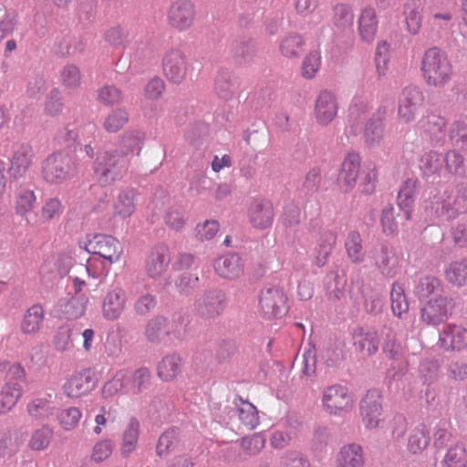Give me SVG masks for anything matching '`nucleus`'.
<instances>
[{"label": "nucleus", "mask_w": 467, "mask_h": 467, "mask_svg": "<svg viewBox=\"0 0 467 467\" xmlns=\"http://www.w3.org/2000/svg\"><path fill=\"white\" fill-rule=\"evenodd\" d=\"M353 347L361 358H366L377 353L379 345L378 333L372 328L358 327L352 335Z\"/></svg>", "instance_id": "obj_20"}, {"label": "nucleus", "mask_w": 467, "mask_h": 467, "mask_svg": "<svg viewBox=\"0 0 467 467\" xmlns=\"http://www.w3.org/2000/svg\"><path fill=\"white\" fill-rule=\"evenodd\" d=\"M98 99L105 105H113L122 99V92L114 86H104L98 93Z\"/></svg>", "instance_id": "obj_59"}, {"label": "nucleus", "mask_w": 467, "mask_h": 467, "mask_svg": "<svg viewBox=\"0 0 467 467\" xmlns=\"http://www.w3.org/2000/svg\"><path fill=\"white\" fill-rule=\"evenodd\" d=\"M364 451L357 443L343 446L337 452L334 463V467H364Z\"/></svg>", "instance_id": "obj_27"}, {"label": "nucleus", "mask_w": 467, "mask_h": 467, "mask_svg": "<svg viewBox=\"0 0 467 467\" xmlns=\"http://www.w3.org/2000/svg\"><path fill=\"white\" fill-rule=\"evenodd\" d=\"M88 302V298L83 296H73L65 306L67 318L77 319L82 317L86 312Z\"/></svg>", "instance_id": "obj_55"}, {"label": "nucleus", "mask_w": 467, "mask_h": 467, "mask_svg": "<svg viewBox=\"0 0 467 467\" xmlns=\"http://www.w3.org/2000/svg\"><path fill=\"white\" fill-rule=\"evenodd\" d=\"M171 254L168 246L158 244L149 253L145 260V271L149 277H161L168 269Z\"/></svg>", "instance_id": "obj_18"}, {"label": "nucleus", "mask_w": 467, "mask_h": 467, "mask_svg": "<svg viewBox=\"0 0 467 467\" xmlns=\"http://www.w3.org/2000/svg\"><path fill=\"white\" fill-rule=\"evenodd\" d=\"M63 206L58 198L47 199L40 210V219L43 222H50L55 218H58L62 213Z\"/></svg>", "instance_id": "obj_54"}, {"label": "nucleus", "mask_w": 467, "mask_h": 467, "mask_svg": "<svg viewBox=\"0 0 467 467\" xmlns=\"http://www.w3.org/2000/svg\"><path fill=\"white\" fill-rule=\"evenodd\" d=\"M45 311L41 305H34L25 314L22 322V330L24 333L33 334L37 332L43 323Z\"/></svg>", "instance_id": "obj_37"}, {"label": "nucleus", "mask_w": 467, "mask_h": 467, "mask_svg": "<svg viewBox=\"0 0 467 467\" xmlns=\"http://www.w3.org/2000/svg\"><path fill=\"white\" fill-rule=\"evenodd\" d=\"M333 23L336 26L345 28L353 23L351 7L347 4H337L333 7Z\"/></svg>", "instance_id": "obj_51"}, {"label": "nucleus", "mask_w": 467, "mask_h": 467, "mask_svg": "<svg viewBox=\"0 0 467 467\" xmlns=\"http://www.w3.org/2000/svg\"><path fill=\"white\" fill-rule=\"evenodd\" d=\"M306 41L302 35L290 33L279 42V51L283 57L288 59H297L303 54Z\"/></svg>", "instance_id": "obj_32"}, {"label": "nucleus", "mask_w": 467, "mask_h": 467, "mask_svg": "<svg viewBox=\"0 0 467 467\" xmlns=\"http://www.w3.org/2000/svg\"><path fill=\"white\" fill-rule=\"evenodd\" d=\"M429 441L426 428L424 426L416 427L410 432L407 448L410 452L417 454L427 448Z\"/></svg>", "instance_id": "obj_43"}, {"label": "nucleus", "mask_w": 467, "mask_h": 467, "mask_svg": "<svg viewBox=\"0 0 467 467\" xmlns=\"http://www.w3.org/2000/svg\"><path fill=\"white\" fill-rule=\"evenodd\" d=\"M141 150L140 140L125 136L116 149L99 151L93 163L96 180L103 186L111 185L122 179L128 172L130 159L139 155Z\"/></svg>", "instance_id": "obj_1"}, {"label": "nucleus", "mask_w": 467, "mask_h": 467, "mask_svg": "<svg viewBox=\"0 0 467 467\" xmlns=\"http://www.w3.org/2000/svg\"><path fill=\"white\" fill-rule=\"evenodd\" d=\"M423 102L424 96L419 88L408 87L404 88L399 101L398 119L402 123L413 121Z\"/></svg>", "instance_id": "obj_11"}, {"label": "nucleus", "mask_w": 467, "mask_h": 467, "mask_svg": "<svg viewBox=\"0 0 467 467\" xmlns=\"http://www.w3.org/2000/svg\"><path fill=\"white\" fill-rule=\"evenodd\" d=\"M63 98L58 88H53L47 96L44 111L47 115L55 117L61 113L63 109Z\"/></svg>", "instance_id": "obj_52"}, {"label": "nucleus", "mask_w": 467, "mask_h": 467, "mask_svg": "<svg viewBox=\"0 0 467 467\" xmlns=\"http://www.w3.org/2000/svg\"><path fill=\"white\" fill-rule=\"evenodd\" d=\"M382 396L377 389L368 390L360 403L362 422L367 429H375L383 420Z\"/></svg>", "instance_id": "obj_12"}, {"label": "nucleus", "mask_w": 467, "mask_h": 467, "mask_svg": "<svg viewBox=\"0 0 467 467\" xmlns=\"http://www.w3.org/2000/svg\"><path fill=\"white\" fill-rule=\"evenodd\" d=\"M129 120V113L124 109H117L109 113L103 123L109 132H117L121 130Z\"/></svg>", "instance_id": "obj_49"}, {"label": "nucleus", "mask_w": 467, "mask_h": 467, "mask_svg": "<svg viewBox=\"0 0 467 467\" xmlns=\"http://www.w3.org/2000/svg\"><path fill=\"white\" fill-rule=\"evenodd\" d=\"M248 218L251 224L258 229H265L272 225L274 210L267 201L255 200L251 202L248 209Z\"/></svg>", "instance_id": "obj_23"}, {"label": "nucleus", "mask_w": 467, "mask_h": 467, "mask_svg": "<svg viewBox=\"0 0 467 467\" xmlns=\"http://www.w3.org/2000/svg\"><path fill=\"white\" fill-rule=\"evenodd\" d=\"M178 442V435L173 430L163 432L159 438L157 443V454L161 457L166 456L176 448Z\"/></svg>", "instance_id": "obj_53"}, {"label": "nucleus", "mask_w": 467, "mask_h": 467, "mask_svg": "<svg viewBox=\"0 0 467 467\" xmlns=\"http://www.w3.org/2000/svg\"><path fill=\"white\" fill-rule=\"evenodd\" d=\"M384 116L381 113L374 114L366 123L363 131L365 144L369 148L380 145L384 139Z\"/></svg>", "instance_id": "obj_29"}, {"label": "nucleus", "mask_w": 467, "mask_h": 467, "mask_svg": "<svg viewBox=\"0 0 467 467\" xmlns=\"http://www.w3.org/2000/svg\"><path fill=\"white\" fill-rule=\"evenodd\" d=\"M338 103L336 96L327 90L321 91L315 101L314 119L321 127L328 126L337 116Z\"/></svg>", "instance_id": "obj_16"}, {"label": "nucleus", "mask_w": 467, "mask_h": 467, "mask_svg": "<svg viewBox=\"0 0 467 467\" xmlns=\"http://www.w3.org/2000/svg\"><path fill=\"white\" fill-rule=\"evenodd\" d=\"M445 279L455 286L467 285V260L451 262L444 269Z\"/></svg>", "instance_id": "obj_36"}, {"label": "nucleus", "mask_w": 467, "mask_h": 467, "mask_svg": "<svg viewBox=\"0 0 467 467\" xmlns=\"http://www.w3.org/2000/svg\"><path fill=\"white\" fill-rule=\"evenodd\" d=\"M219 231V223L214 220H207L196 226L197 237L202 240L213 239Z\"/></svg>", "instance_id": "obj_63"}, {"label": "nucleus", "mask_w": 467, "mask_h": 467, "mask_svg": "<svg viewBox=\"0 0 467 467\" xmlns=\"http://www.w3.org/2000/svg\"><path fill=\"white\" fill-rule=\"evenodd\" d=\"M127 294L121 287L109 290L102 303V315L108 320H116L123 313L127 305Z\"/></svg>", "instance_id": "obj_22"}, {"label": "nucleus", "mask_w": 467, "mask_h": 467, "mask_svg": "<svg viewBox=\"0 0 467 467\" xmlns=\"http://www.w3.org/2000/svg\"><path fill=\"white\" fill-rule=\"evenodd\" d=\"M27 411L34 419H46L51 414L49 401L46 399H36L27 405Z\"/></svg>", "instance_id": "obj_57"}, {"label": "nucleus", "mask_w": 467, "mask_h": 467, "mask_svg": "<svg viewBox=\"0 0 467 467\" xmlns=\"http://www.w3.org/2000/svg\"><path fill=\"white\" fill-rule=\"evenodd\" d=\"M361 166V157L355 151L348 152L340 166L337 177V184L338 188L348 192L354 189L359 176Z\"/></svg>", "instance_id": "obj_15"}, {"label": "nucleus", "mask_w": 467, "mask_h": 467, "mask_svg": "<svg viewBox=\"0 0 467 467\" xmlns=\"http://www.w3.org/2000/svg\"><path fill=\"white\" fill-rule=\"evenodd\" d=\"M214 269L224 278L238 277L242 273L240 258L234 254L222 256L216 260Z\"/></svg>", "instance_id": "obj_34"}, {"label": "nucleus", "mask_w": 467, "mask_h": 467, "mask_svg": "<svg viewBox=\"0 0 467 467\" xmlns=\"http://www.w3.org/2000/svg\"><path fill=\"white\" fill-rule=\"evenodd\" d=\"M454 304L451 298L437 296L427 301L421 308V320L429 326H438L451 316Z\"/></svg>", "instance_id": "obj_7"}, {"label": "nucleus", "mask_w": 467, "mask_h": 467, "mask_svg": "<svg viewBox=\"0 0 467 467\" xmlns=\"http://www.w3.org/2000/svg\"><path fill=\"white\" fill-rule=\"evenodd\" d=\"M337 244V234L330 231H322L317 240L313 251V264L318 267L324 266Z\"/></svg>", "instance_id": "obj_26"}, {"label": "nucleus", "mask_w": 467, "mask_h": 467, "mask_svg": "<svg viewBox=\"0 0 467 467\" xmlns=\"http://www.w3.org/2000/svg\"><path fill=\"white\" fill-rule=\"evenodd\" d=\"M321 66V53L319 50H312L304 57L301 65V75L306 79L316 77Z\"/></svg>", "instance_id": "obj_46"}, {"label": "nucleus", "mask_w": 467, "mask_h": 467, "mask_svg": "<svg viewBox=\"0 0 467 467\" xmlns=\"http://www.w3.org/2000/svg\"><path fill=\"white\" fill-rule=\"evenodd\" d=\"M76 164L73 159L62 151L48 155L43 161L41 175L50 185H60L71 180L76 174Z\"/></svg>", "instance_id": "obj_4"}, {"label": "nucleus", "mask_w": 467, "mask_h": 467, "mask_svg": "<svg viewBox=\"0 0 467 467\" xmlns=\"http://www.w3.org/2000/svg\"><path fill=\"white\" fill-rule=\"evenodd\" d=\"M439 345L447 351L467 352V329L454 324L445 326L440 332Z\"/></svg>", "instance_id": "obj_19"}, {"label": "nucleus", "mask_w": 467, "mask_h": 467, "mask_svg": "<svg viewBox=\"0 0 467 467\" xmlns=\"http://www.w3.org/2000/svg\"><path fill=\"white\" fill-rule=\"evenodd\" d=\"M150 383V372L146 368H140L132 374L127 370H119L104 385L102 392L107 397L113 396L119 391L133 396L143 392Z\"/></svg>", "instance_id": "obj_3"}, {"label": "nucleus", "mask_w": 467, "mask_h": 467, "mask_svg": "<svg viewBox=\"0 0 467 467\" xmlns=\"http://www.w3.org/2000/svg\"><path fill=\"white\" fill-rule=\"evenodd\" d=\"M140 436V422L136 418H130L123 431L120 444V453L124 457L130 456L137 448Z\"/></svg>", "instance_id": "obj_33"}, {"label": "nucleus", "mask_w": 467, "mask_h": 467, "mask_svg": "<svg viewBox=\"0 0 467 467\" xmlns=\"http://www.w3.org/2000/svg\"><path fill=\"white\" fill-rule=\"evenodd\" d=\"M466 456L467 453L463 445L456 443L449 448L443 462L448 467H455L458 463L465 460Z\"/></svg>", "instance_id": "obj_60"}, {"label": "nucleus", "mask_w": 467, "mask_h": 467, "mask_svg": "<svg viewBox=\"0 0 467 467\" xmlns=\"http://www.w3.org/2000/svg\"><path fill=\"white\" fill-rule=\"evenodd\" d=\"M81 80V72L75 65H66L60 72V81L65 88L76 89L80 86Z\"/></svg>", "instance_id": "obj_47"}, {"label": "nucleus", "mask_w": 467, "mask_h": 467, "mask_svg": "<svg viewBox=\"0 0 467 467\" xmlns=\"http://www.w3.org/2000/svg\"><path fill=\"white\" fill-rule=\"evenodd\" d=\"M137 192L128 189L119 192L116 197L112 208L113 215L119 219L130 217L136 210Z\"/></svg>", "instance_id": "obj_30"}, {"label": "nucleus", "mask_w": 467, "mask_h": 467, "mask_svg": "<svg viewBox=\"0 0 467 467\" xmlns=\"http://www.w3.org/2000/svg\"><path fill=\"white\" fill-rule=\"evenodd\" d=\"M11 372L16 376L10 379L0 391V414L9 411L21 398L23 383L25 382V370L20 366H15Z\"/></svg>", "instance_id": "obj_13"}, {"label": "nucleus", "mask_w": 467, "mask_h": 467, "mask_svg": "<svg viewBox=\"0 0 467 467\" xmlns=\"http://www.w3.org/2000/svg\"><path fill=\"white\" fill-rule=\"evenodd\" d=\"M420 69L423 79L430 87L442 88L452 76V66L447 54L438 47L425 51Z\"/></svg>", "instance_id": "obj_2"}, {"label": "nucleus", "mask_w": 467, "mask_h": 467, "mask_svg": "<svg viewBox=\"0 0 467 467\" xmlns=\"http://www.w3.org/2000/svg\"><path fill=\"white\" fill-rule=\"evenodd\" d=\"M87 250L94 254L101 256L109 264L119 260L122 254L120 243L114 237L106 234H96L87 244Z\"/></svg>", "instance_id": "obj_14"}, {"label": "nucleus", "mask_w": 467, "mask_h": 467, "mask_svg": "<svg viewBox=\"0 0 467 467\" xmlns=\"http://www.w3.org/2000/svg\"><path fill=\"white\" fill-rule=\"evenodd\" d=\"M182 369V360L179 355H166L157 366V376L162 381H173L181 374Z\"/></svg>", "instance_id": "obj_31"}, {"label": "nucleus", "mask_w": 467, "mask_h": 467, "mask_svg": "<svg viewBox=\"0 0 467 467\" xmlns=\"http://www.w3.org/2000/svg\"><path fill=\"white\" fill-rule=\"evenodd\" d=\"M53 438V431L47 425L35 430L28 440V447L34 451H45Z\"/></svg>", "instance_id": "obj_39"}, {"label": "nucleus", "mask_w": 467, "mask_h": 467, "mask_svg": "<svg viewBox=\"0 0 467 467\" xmlns=\"http://www.w3.org/2000/svg\"><path fill=\"white\" fill-rule=\"evenodd\" d=\"M113 451V442L110 440H101L95 443L90 455L91 461L102 462L109 458Z\"/></svg>", "instance_id": "obj_56"}, {"label": "nucleus", "mask_w": 467, "mask_h": 467, "mask_svg": "<svg viewBox=\"0 0 467 467\" xmlns=\"http://www.w3.org/2000/svg\"><path fill=\"white\" fill-rule=\"evenodd\" d=\"M164 90V81L161 78L155 77L151 78L144 87L143 95L146 99L156 101L161 99Z\"/></svg>", "instance_id": "obj_58"}, {"label": "nucleus", "mask_w": 467, "mask_h": 467, "mask_svg": "<svg viewBox=\"0 0 467 467\" xmlns=\"http://www.w3.org/2000/svg\"><path fill=\"white\" fill-rule=\"evenodd\" d=\"M81 417V411L76 407H71L62 410L57 414V420L62 429L71 431L78 426Z\"/></svg>", "instance_id": "obj_50"}, {"label": "nucleus", "mask_w": 467, "mask_h": 467, "mask_svg": "<svg viewBox=\"0 0 467 467\" xmlns=\"http://www.w3.org/2000/svg\"><path fill=\"white\" fill-rule=\"evenodd\" d=\"M214 89L220 97L230 98L235 90L233 76L227 71H220L215 79Z\"/></svg>", "instance_id": "obj_48"}, {"label": "nucleus", "mask_w": 467, "mask_h": 467, "mask_svg": "<svg viewBox=\"0 0 467 467\" xmlns=\"http://www.w3.org/2000/svg\"><path fill=\"white\" fill-rule=\"evenodd\" d=\"M34 150L27 143L21 144L14 152L9 167V174L15 179L21 178L26 175L28 169L33 163Z\"/></svg>", "instance_id": "obj_24"}, {"label": "nucleus", "mask_w": 467, "mask_h": 467, "mask_svg": "<svg viewBox=\"0 0 467 467\" xmlns=\"http://www.w3.org/2000/svg\"><path fill=\"white\" fill-rule=\"evenodd\" d=\"M442 289L441 281L432 275L420 278L415 286V294L420 299H427L432 295H437Z\"/></svg>", "instance_id": "obj_40"}, {"label": "nucleus", "mask_w": 467, "mask_h": 467, "mask_svg": "<svg viewBox=\"0 0 467 467\" xmlns=\"http://www.w3.org/2000/svg\"><path fill=\"white\" fill-rule=\"evenodd\" d=\"M224 296L217 290L206 293L196 305L198 314L203 318H214L223 309Z\"/></svg>", "instance_id": "obj_25"}, {"label": "nucleus", "mask_w": 467, "mask_h": 467, "mask_svg": "<svg viewBox=\"0 0 467 467\" xmlns=\"http://www.w3.org/2000/svg\"><path fill=\"white\" fill-rule=\"evenodd\" d=\"M197 8L192 0H173L166 11V22L177 32H186L195 24Z\"/></svg>", "instance_id": "obj_5"}, {"label": "nucleus", "mask_w": 467, "mask_h": 467, "mask_svg": "<svg viewBox=\"0 0 467 467\" xmlns=\"http://www.w3.org/2000/svg\"><path fill=\"white\" fill-rule=\"evenodd\" d=\"M446 119L435 113H428L417 123L418 129L423 132L435 146H441L446 137Z\"/></svg>", "instance_id": "obj_17"}, {"label": "nucleus", "mask_w": 467, "mask_h": 467, "mask_svg": "<svg viewBox=\"0 0 467 467\" xmlns=\"http://www.w3.org/2000/svg\"><path fill=\"white\" fill-rule=\"evenodd\" d=\"M418 186V181L413 179H408L398 194L399 205L401 209L407 210V218H410V212L414 203L416 196V190Z\"/></svg>", "instance_id": "obj_41"}, {"label": "nucleus", "mask_w": 467, "mask_h": 467, "mask_svg": "<svg viewBox=\"0 0 467 467\" xmlns=\"http://www.w3.org/2000/svg\"><path fill=\"white\" fill-rule=\"evenodd\" d=\"M404 15L408 31L412 35L418 34L422 22L420 5L415 2L407 4L404 7Z\"/></svg>", "instance_id": "obj_44"}, {"label": "nucleus", "mask_w": 467, "mask_h": 467, "mask_svg": "<svg viewBox=\"0 0 467 467\" xmlns=\"http://www.w3.org/2000/svg\"><path fill=\"white\" fill-rule=\"evenodd\" d=\"M182 329L180 317L169 320L163 317L151 318L145 328V336L150 342H160L167 337H179Z\"/></svg>", "instance_id": "obj_10"}, {"label": "nucleus", "mask_w": 467, "mask_h": 467, "mask_svg": "<svg viewBox=\"0 0 467 467\" xmlns=\"http://www.w3.org/2000/svg\"><path fill=\"white\" fill-rule=\"evenodd\" d=\"M265 440L259 433L253 434L250 437H245L241 441L244 451L249 455L257 454L265 447Z\"/></svg>", "instance_id": "obj_61"}, {"label": "nucleus", "mask_w": 467, "mask_h": 467, "mask_svg": "<svg viewBox=\"0 0 467 467\" xmlns=\"http://www.w3.org/2000/svg\"><path fill=\"white\" fill-rule=\"evenodd\" d=\"M378 17L373 7L367 6L360 12L358 21V30L360 38L368 43L374 40L378 31Z\"/></svg>", "instance_id": "obj_28"}, {"label": "nucleus", "mask_w": 467, "mask_h": 467, "mask_svg": "<svg viewBox=\"0 0 467 467\" xmlns=\"http://www.w3.org/2000/svg\"><path fill=\"white\" fill-rule=\"evenodd\" d=\"M389 46L386 41H380L377 45L375 53V61L378 73L384 75L387 70L389 61Z\"/></svg>", "instance_id": "obj_62"}, {"label": "nucleus", "mask_w": 467, "mask_h": 467, "mask_svg": "<svg viewBox=\"0 0 467 467\" xmlns=\"http://www.w3.org/2000/svg\"><path fill=\"white\" fill-rule=\"evenodd\" d=\"M322 403L328 413L337 415L350 410L354 401L347 387L335 384L324 389Z\"/></svg>", "instance_id": "obj_8"}, {"label": "nucleus", "mask_w": 467, "mask_h": 467, "mask_svg": "<svg viewBox=\"0 0 467 467\" xmlns=\"http://www.w3.org/2000/svg\"><path fill=\"white\" fill-rule=\"evenodd\" d=\"M237 410L239 420L248 429H254L259 424L258 411L252 403L241 400Z\"/></svg>", "instance_id": "obj_45"}, {"label": "nucleus", "mask_w": 467, "mask_h": 467, "mask_svg": "<svg viewBox=\"0 0 467 467\" xmlns=\"http://www.w3.org/2000/svg\"><path fill=\"white\" fill-rule=\"evenodd\" d=\"M391 309L398 317H402L409 310V302L405 296V290L400 283L392 285L390 292Z\"/></svg>", "instance_id": "obj_42"}, {"label": "nucleus", "mask_w": 467, "mask_h": 467, "mask_svg": "<svg viewBox=\"0 0 467 467\" xmlns=\"http://www.w3.org/2000/svg\"><path fill=\"white\" fill-rule=\"evenodd\" d=\"M345 247L348 258L354 264H360L365 259L362 239L358 232L351 231L346 239Z\"/></svg>", "instance_id": "obj_38"}, {"label": "nucleus", "mask_w": 467, "mask_h": 467, "mask_svg": "<svg viewBox=\"0 0 467 467\" xmlns=\"http://www.w3.org/2000/svg\"><path fill=\"white\" fill-rule=\"evenodd\" d=\"M36 202V196L33 190L20 186L16 191L15 195V211L16 213L25 217L33 211Z\"/></svg>", "instance_id": "obj_35"}, {"label": "nucleus", "mask_w": 467, "mask_h": 467, "mask_svg": "<svg viewBox=\"0 0 467 467\" xmlns=\"http://www.w3.org/2000/svg\"><path fill=\"white\" fill-rule=\"evenodd\" d=\"M92 372L84 368L75 372L64 385L66 394L70 398H79L94 389Z\"/></svg>", "instance_id": "obj_21"}, {"label": "nucleus", "mask_w": 467, "mask_h": 467, "mask_svg": "<svg viewBox=\"0 0 467 467\" xmlns=\"http://www.w3.org/2000/svg\"><path fill=\"white\" fill-rule=\"evenodd\" d=\"M259 306L266 318L281 317L287 312V296L279 287H268L261 292Z\"/></svg>", "instance_id": "obj_9"}, {"label": "nucleus", "mask_w": 467, "mask_h": 467, "mask_svg": "<svg viewBox=\"0 0 467 467\" xmlns=\"http://www.w3.org/2000/svg\"><path fill=\"white\" fill-rule=\"evenodd\" d=\"M192 71V65L185 53L179 48L168 50L162 57V72L171 83H182Z\"/></svg>", "instance_id": "obj_6"}, {"label": "nucleus", "mask_w": 467, "mask_h": 467, "mask_svg": "<svg viewBox=\"0 0 467 467\" xmlns=\"http://www.w3.org/2000/svg\"><path fill=\"white\" fill-rule=\"evenodd\" d=\"M448 372L449 376L455 380L467 379V360L461 358L451 362Z\"/></svg>", "instance_id": "obj_64"}]
</instances>
